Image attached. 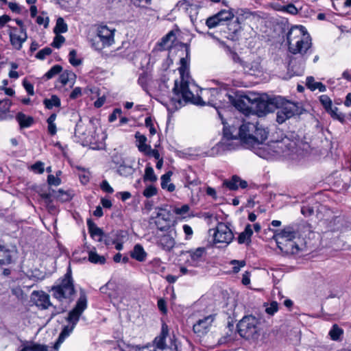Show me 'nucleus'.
Wrapping results in <instances>:
<instances>
[{"label":"nucleus","mask_w":351,"mask_h":351,"mask_svg":"<svg viewBox=\"0 0 351 351\" xmlns=\"http://www.w3.org/2000/svg\"><path fill=\"white\" fill-rule=\"evenodd\" d=\"M180 62V66L178 70L180 82H175L172 97L163 104L168 111L173 112L189 102L199 106H211V98L217 95V91L213 88L199 89L193 82L190 81L186 59L182 58Z\"/></svg>","instance_id":"1"},{"label":"nucleus","mask_w":351,"mask_h":351,"mask_svg":"<svg viewBox=\"0 0 351 351\" xmlns=\"http://www.w3.org/2000/svg\"><path fill=\"white\" fill-rule=\"evenodd\" d=\"M269 131L258 122L244 121L239 128L232 126L224 128L223 136L221 141L210 150V156H216L232 151L237 145L233 141L240 140L247 148L256 149L267 138Z\"/></svg>","instance_id":"2"},{"label":"nucleus","mask_w":351,"mask_h":351,"mask_svg":"<svg viewBox=\"0 0 351 351\" xmlns=\"http://www.w3.org/2000/svg\"><path fill=\"white\" fill-rule=\"evenodd\" d=\"M86 308L87 298L85 293L82 291L75 307L69 313L66 318L67 324L64 326L58 340L53 346L56 351L58 350L60 345L64 339L71 334L79 322L80 316Z\"/></svg>","instance_id":"3"},{"label":"nucleus","mask_w":351,"mask_h":351,"mask_svg":"<svg viewBox=\"0 0 351 351\" xmlns=\"http://www.w3.org/2000/svg\"><path fill=\"white\" fill-rule=\"evenodd\" d=\"M288 49L293 54H304L311 48V38L303 26L292 27L287 34Z\"/></svg>","instance_id":"4"},{"label":"nucleus","mask_w":351,"mask_h":351,"mask_svg":"<svg viewBox=\"0 0 351 351\" xmlns=\"http://www.w3.org/2000/svg\"><path fill=\"white\" fill-rule=\"evenodd\" d=\"M278 248L287 254H297L301 250L302 243L298 237V232L291 226L284 228L281 231L276 232L274 235Z\"/></svg>","instance_id":"5"},{"label":"nucleus","mask_w":351,"mask_h":351,"mask_svg":"<svg viewBox=\"0 0 351 351\" xmlns=\"http://www.w3.org/2000/svg\"><path fill=\"white\" fill-rule=\"evenodd\" d=\"M51 291L52 295L60 302L64 300H73L75 290L72 278V272L70 267H68L66 273L60 280L59 284L52 287Z\"/></svg>","instance_id":"6"},{"label":"nucleus","mask_w":351,"mask_h":351,"mask_svg":"<svg viewBox=\"0 0 351 351\" xmlns=\"http://www.w3.org/2000/svg\"><path fill=\"white\" fill-rule=\"evenodd\" d=\"M288 140L272 141L268 144H261L256 147V154L267 160L280 156L289 155V147Z\"/></svg>","instance_id":"7"},{"label":"nucleus","mask_w":351,"mask_h":351,"mask_svg":"<svg viewBox=\"0 0 351 351\" xmlns=\"http://www.w3.org/2000/svg\"><path fill=\"white\" fill-rule=\"evenodd\" d=\"M237 328L241 337L256 340L261 335V322L253 315L245 316L239 321Z\"/></svg>","instance_id":"8"},{"label":"nucleus","mask_w":351,"mask_h":351,"mask_svg":"<svg viewBox=\"0 0 351 351\" xmlns=\"http://www.w3.org/2000/svg\"><path fill=\"white\" fill-rule=\"evenodd\" d=\"M275 109H277L276 121L283 123L292 117L301 114L302 109L298 104L285 100L281 97H274Z\"/></svg>","instance_id":"9"},{"label":"nucleus","mask_w":351,"mask_h":351,"mask_svg":"<svg viewBox=\"0 0 351 351\" xmlns=\"http://www.w3.org/2000/svg\"><path fill=\"white\" fill-rule=\"evenodd\" d=\"M114 29H110L106 25L97 27L96 36L90 40L91 47L97 51L111 46L114 43Z\"/></svg>","instance_id":"10"},{"label":"nucleus","mask_w":351,"mask_h":351,"mask_svg":"<svg viewBox=\"0 0 351 351\" xmlns=\"http://www.w3.org/2000/svg\"><path fill=\"white\" fill-rule=\"evenodd\" d=\"M95 127L92 120L87 119L85 121L80 119L75 129V135L82 141H91L94 138Z\"/></svg>","instance_id":"11"},{"label":"nucleus","mask_w":351,"mask_h":351,"mask_svg":"<svg viewBox=\"0 0 351 351\" xmlns=\"http://www.w3.org/2000/svg\"><path fill=\"white\" fill-rule=\"evenodd\" d=\"M217 91V95L211 98V106L215 107L218 112L219 117L222 119L221 112L219 108L229 106L233 104L234 98L230 95L226 88H214Z\"/></svg>","instance_id":"12"},{"label":"nucleus","mask_w":351,"mask_h":351,"mask_svg":"<svg viewBox=\"0 0 351 351\" xmlns=\"http://www.w3.org/2000/svg\"><path fill=\"white\" fill-rule=\"evenodd\" d=\"M16 247L4 243L0 240V265L13 263L17 258Z\"/></svg>","instance_id":"13"},{"label":"nucleus","mask_w":351,"mask_h":351,"mask_svg":"<svg viewBox=\"0 0 351 351\" xmlns=\"http://www.w3.org/2000/svg\"><path fill=\"white\" fill-rule=\"evenodd\" d=\"M8 33L11 45L17 50L21 49L23 43L27 40V36L24 28H17L8 25Z\"/></svg>","instance_id":"14"},{"label":"nucleus","mask_w":351,"mask_h":351,"mask_svg":"<svg viewBox=\"0 0 351 351\" xmlns=\"http://www.w3.org/2000/svg\"><path fill=\"white\" fill-rule=\"evenodd\" d=\"M233 234L230 228L224 223H219L214 232L215 243L229 244L233 239Z\"/></svg>","instance_id":"15"},{"label":"nucleus","mask_w":351,"mask_h":351,"mask_svg":"<svg viewBox=\"0 0 351 351\" xmlns=\"http://www.w3.org/2000/svg\"><path fill=\"white\" fill-rule=\"evenodd\" d=\"M169 336V328L166 323L163 322L162 324L161 332L160 335L155 338L154 343L156 345V348L161 351L167 349H175L176 344L172 341L171 339L169 340V343L167 344L165 341L166 338Z\"/></svg>","instance_id":"16"},{"label":"nucleus","mask_w":351,"mask_h":351,"mask_svg":"<svg viewBox=\"0 0 351 351\" xmlns=\"http://www.w3.org/2000/svg\"><path fill=\"white\" fill-rule=\"evenodd\" d=\"M171 214L170 212L165 209H160L157 213L155 220V224L157 228L160 231H167L170 229H175L171 226Z\"/></svg>","instance_id":"17"},{"label":"nucleus","mask_w":351,"mask_h":351,"mask_svg":"<svg viewBox=\"0 0 351 351\" xmlns=\"http://www.w3.org/2000/svg\"><path fill=\"white\" fill-rule=\"evenodd\" d=\"M167 234L158 237L157 244L162 250L170 251L173 248L176 244L175 237L176 231V229H170L169 230H167Z\"/></svg>","instance_id":"18"},{"label":"nucleus","mask_w":351,"mask_h":351,"mask_svg":"<svg viewBox=\"0 0 351 351\" xmlns=\"http://www.w3.org/2000/svg\"><path fill=\"white\" fill-rule=\"evenodd\" d=\"M253 104H255V111L258 117L264 116L275 110L274 98L269 101L255 99L254 102L252 103Z\"/></svg>","instance_id":"19"},{"label":"nucleus","mask_w":351,"mask_h":351,"mask_svg":"<svg viewBox=\"0 0 351 351\" xmlns=\"http://www.w3.org/2000/svg\"><path fill=\"white\" fill-rule=\"evenodd\" d=\"M215 319V317L213 315H208L203 319H199L193 327L195 333L199 336L206 334Z\"/></svg>","instance_id":"20"},{"label":"nucleus","mask_w":351,"mask_h":351,"mask_svg":"<svg viewBox=\"0 0 351 351\" xmlns=\"http://www.w3.org/2000/svg\"><path fill=\"white\" fill-rule=\"evenodd\" d=\"M238 59L245 73L250 75H256L261 71V66L258 59L250 62H243L239 58H238Z\"/></svg>","instance_id":"21"},{"label":"nucleus","mask_w":351,"mask_h":351,"mask_svg":"<svg viewBox=\"0 0 351 351\" xmlns=\"http://www.w3.org/2000/svg\"><path fill=\"white\" fill-rule=\"evenodd\" d=\"M33 294L37 297L36 304L38 306H40L43 309H46L51 305L49 295L43 291H34Z\"/></svg>","instance_id":"22"},{"label":"nucleus","mask_w":351,"mask_h":351,"mask_svg":"<svg viewBox=\"0 0 351 351\" xmlns=\"http://www.w3.org/2000/svg\"><path fill=\"white\" fill-rule=\"evenodd\" d=\"M87 226L88 228V232L91 237H98L97 241L99 242H101L103 241L102 236L104 234L103 230L101 228H98L91 219L87 220Z\"/></svg>","instance_id":"23"},{"label":"nucleus","mask_w":351,"mask_h":351,"mask_svg":"<svg viewBox=\"0 0 351 351\" xmlns=\"http://www.w3.org/2000/svg\"><path fill=\"white\" fill-rule=\"evenodd\" d=\"M147 253L144 250L143 246L140 244L134 245L133 250L130 252V256L132 258L139 261L143 262L147 257Z\"/></svg>","instance_id":"24"},{"label":"nucleus","mask_w":351,"mask_h":351,"mask_svg":"<svg viewBox=\"0 0 351 351\" xmlns=\"http://www.w3.org/2000/svg\"><path fill=\"white\" fill-rule=\"evenodd\" d=\"M253 234L252 226L250 224L246 225L243 232L240 233L238 237V242L240 244L249 243L251 241V237Z\"/></svg>","instance_id":"25"},{"label":"nucleus","mask_w":351,"mask_h":351,"mask_svg":"<svg viewBox=\"0 0 351 351\" xmlns=\"http://www.w3.org/2000/svg\"><path fill=\"white\" fill-rule=\"evenodd\" d=\"M75 74L72 71H64L60 74L58 80L62 85L64 86L71 82V86H72L75 83Z\"/></svg>","instance_id":"26"},{"label":"nucleus","mask_w":351,"mask_h":351,"mask_svg":"<svg viewBox=\"0 0 351 351\" xmlns=\"http://www.w3.org/2000/svg\"><path fill=\"white\" fill-rule=\"evenodd\" d=\"M135 138L137 142V147L140 152L147 153L148 149H150V146L146 144L147 138L139 132H136Z\"/></svg>","instance_id":"27"},{"label":"nucleus","mask_w":351,"mask_h":351,"mask_svg":"<svg viewBox=\"0 0 351 351\" xmlns=\"http://www.w3.org/2000/svg\"><path fill=\"white\" fill-rule=\"evenodd\" d=\"M306 86L311 90H315L318 89L320 92H325L326 90V87L322 82H315L313 77H308L306 78Z\"/></svg>","instance_id":"28"},{"label":"nucleus","mask_w":351,"mask_h":351,"mask_svg":"<svg viewBox=\"0 0 351 351\" xmlns=\"http://www.w3.org/2000/svg\"><path fill=\"white\" fill-rule=\"evenodd\" d=\"M16 119L19 122L21 128H28L32 125L34 122V119L32 117L27 116L22 112H19L16 114Z\"/></svg>","instance_id":"29"},{"label":"nucleus","mask_w":351,"mask_h":351,"mask_svg":"<svg viewBox=\"0 0 351 351\" xmlns=\"http://www.w3.org/2000/svg\"><path fill=\"white\" fill-rule=\"evenodd\" d=\"M21 351H56L53 347L45 345L31 344L25 346Z\"/></svg>","instance_id":"30"},{"label":"nucleus","mask_w":351,"mask_h":351,"mask_svg":"<svg viewBox=\"0 0 351 351\" xmlns=\"http://www.w3.org/2000/svg\"><path fill=\"white\" fill-rule=\"evenodd\" d=\"M247 103H250V99L245 96L242 99H238L236 103V107L241 111L244 113L248 112L250 108H252V106H249L247 105Z\"/></svg>","instance_id":"31"},{"label":"nucleus","mask_w":351,"mask_h":351,"mask_svg":"<svg viewBox=\"0 0 351 351\" xmlns=\"http://www.w3.org/2000/svg\"><path fill=\"white\" fill-rule=\"evenodd\" d=\"M174 39L175 34L171 31L161 39L159 45L163 49H169L172 46Z\"/></svg>","instance_id":"32"},{"label":"nucleus","mask_w":351,"mask_h":351,"mask_svg":"<svg viewBox=\"0 0 351 351\" xmlns=\"http://www.w3.org/2000/svg\"><path fill=\"white\" fill-rule=\"evenodd\" d=\"M190 256L193 261H199L203 256L206 254V248L199 247L195 250H191L189 252Z\"/></svg>","instance_id":"33"},{"label":"nucleus","mask_w":351,"mask_h":351,"mask_svg":"<svg viewBox=\"0 0 351 351\" xmlns=\"http://www.w3.org/2000/svg\"><path fill=\"white\" fill-rule=\"evenodd\" d=\"M43 104L47 109H52L53 107H59L60 106V99L57 95H52L50 99H45Z\"/></svg>","instance_id":"34"},{"label":"nucleus","mask_w":351,"mask_h":351,"mask_svg":"<svg viewBox=\"0 0 351 351\" xmlns=\"http://www.w3.org/2000/svg\"><path fill=\"white\" fill-rule=\"evenodd\" d=\"M53 197L61 202H64L71 199V195L67 191L59 189L57 192H54Z\"/></svg>","instance_id":"35"},{"label":"nucleus","mask_w":351,"mask_h":351,"mask_svg":"<svg viewBox=\"0 0 351 351\" xmlns=\"http://www.w3.org/2000/svg\"><path fill=\"white\" fill-rule=\"evenodd\" d=\"M68 27L66 23L62 18H58L56 21L53 32L56 34L64 33L67 31Z\"/></svg>","instance_id":"36"},{"label":"nucleus","mask_w":351,"mask_h":351,"mask_svg":"<svg viewBox=\"0 0 351 351\" xmlns=\"http://www.w3.org/2000/svg\"><path fill=\"white\" fill-rule=\"evenodd\" d=\"M117 172L122 176H129L134 173V169L130 165H121L117 169Z\"/></svg>","instance_id":"37"},{"label":"nucleus","mask_w":351,"mask_h":351,"mask_svg":"<svg viewBox=\"0 0 351 351\" xmlns=\"http://www.w3.org/2000/svg\"><path fill=\"white\" fill-rule=\"evenodd\" d=\"M239 177L234 176L230 180H225L223 185L230 189V190H237L239 188Z\"/></svg>","instance_id":"38"},{"label":"nucleus","mask_w":351,"mask_h":351,"mask_svg":"<svg viewBox=\"0 0 351 351\" xmlns=\"http://www.w3.org/2000/svg\"><path fill=\"white\" fill-rule=\"evenodd\" d=\"M217 14L221 23L231 20L234 17V14L230 10H223L217 13Z\"/></svg>","instance_id":"39"},{"label":"nucleus","mask_w":351,"mask_h":351,"mask_svg":"<svg viewBox=\"0 0 351 351\" xmlns=\"http://www.w3.org/2000/svg\"><path fill=\"white\" fill-rule=\"evenodd\" d=\"M342 334L343 330L336 324L332 326L329 332L330 338L334 341L338 340Z\"/></svg>","instance_id":"40"},{"label":"nucleus","mask_w":351,"mask_h":351,"mask_svg":"<svg viewBox=\"0 0 351 351\" xmlns=\"http://www.w3.org/2000/svg\"><path fill=\"white\" fill-rule=\"evenodd\" d=\"M222 23L221 22L220 19H219L217 14H215L206 19V24L208 27V28H214L219 25H221Z\"/></svg>","instance_id":"41"},{"label":"nucleus","mask_w":351,"mask_h":351,"mask_svg":"<svg viewBox=\"0 0 351 351\" xmlns=\"http://www.w3.org/2000/svg\"><path fill=\"white\" fill-rule=\"evenodd\" d=\"M88 260L93 263L103 264L105 263V258L102 256H99L95 252L90 251L88 254Z\"/></svg>","instance_id":"42"},{"label":"nucleus","mask_w":351,"mask_h":351,"mask_svg":"<svg viewBox=\"0 0 351 351\" xmlns=\"http://www.w3.org/2000/svg\"><path fill=\"white\" fill-rule=\"evenodd\" d=\"M143 179L145 181L149 180L151 182H155L157 180V177L155 175L154 171L152 167H147L145 168Z\"/></svg>","instance_id":"43"},{"label":"nucleus","mask_w":351,"mask_h":351,"mask_svg":"<svg viewBox=\"0 0 351 351\" xmlns=\"http://www.w3.org/2000/svg\"><path fill=\"white\" fill-rule=\"evenodd\" d=\"M327 112H328L330 116L335 119H337L341 122L344 120V115L339 112V109L337 107L332 108V106L327 110Z\"/></svg>","instance_id":"44"},{"label":"nucleus","mask_w":351,"mask_h":351,"mask_svg":"<svg viewBox=\"0 0 351 351\" xmlns=\"http://www.w3.org/2000/svg\"><path fill=\"white\" fill-rule=\"evenodd\" d=\"M62 70V67L60 65L56 64L52 66L45 75L47 79H51L56 75L60 73Z\"/></svg>","instance_id":"45"},{"label":"nucleus","mask_w":351,"mask_h":351,"mask_svg":"<svg viewBox=\"0 0 351 351\" xmlns=\"http://www.w3.org/2000/svg\"><path fill=\"white\" fill-rule=\"evenodd\" d=\"M189 206L187 204H184L181 207H175L173 209V212L182 217H184L189 211Z\"/></svg>","instance_id":"46"},{"label":"nucleus","mask_w":351,"mask_h":351,"mask_svg":"<svg viewBox=\"0 0 351 351\" xmlns=\"http://www.w3.org/2000/svg\"><path fill=\"white\" fill-rule=\"evenodd\" d=\"M11 101L8 99L0 100V112L1 114L6 113L10 110L11 106Z\"/></svg>","instance_id":"47"},{"label":"nucleus","mask_w":351,"mask_h":351,"mask_svg":"<svg viewBox=\"0 0 351 351\" xmlns=\"http://www.w3.org/2000/svg\"><path fill=\"white\" fill-rule=\"evenodd\" d=\"M76 51L75 49L71 50L69 55V60L73 66H78L82 63L80 60L76 58Z\"/></svg>","instance_id":"48"},{"label":"nucleus","mask_w":351,"mask_h":351,"mask_svg":"<svg viewBox=\"0 0 351 351\" xmlns=\"http://www.w3.org/2000/svg\"><path fill=\"white\" fill-rule=\"evenodd\" d=\"M157 192H158L157 189L154 186L149 185L145 188L143 194L147 198H149V197H152L156 195L157 194Z\"/></svg>","instance_id":"49"},{"label":"nucleus","mask_w":351,"mask_h":351,"mask_svg":"<svg viewBox=\"0 0 351 351\" xmlns=\"http://www.w3.org/2000/svg\"><path fill=\"white\" fill-rule=\"evenodd\" d=\"M319 101L326 111L332 106V101L328 95H321Z\"/></svg>","instance_id":"50"},{"label":"nucleus","mask_w":351,"mask_h":351,"mask_svg":"<svg viewBox=\"0 0 351 351\" xmlns=\"http://www.w3.org/2000/svg\"><path fill=\"white\" fill-rule=\"evenodd\" d=\"M278 309V304L276 302H272L266 306L265 312L270 315H273Z\"/></svg>","instance_id":"51"},{"label":"nucleus","mask_w":351,"mask_h":351,"mask_svg":"<svg viewBox=\"0 0 351 351\" xmlns=\"http://www.w3.org/2000/svg\"><path fill=\"white\" fill-rule=\"evenodd\" d=\"M52 52V50L51 48L49 47H45L43 49H41L40 51H39L36 57L38 58V59H40V60H44L47 56L50 55Z\"/></svg>","instance_id":"52"},{"label":"nucleus","mask_w":351,"mask_h":351,"mask_svg":"<svg viewBox=\"0 0 351 351\" xmlns=\"http://www.w3.org/2000/svg\"><path fill=\"white\" fill-rule=\"evenodd\" d=\"M65 38L64 36L60 35V34H56L55 36L53 41L51 44L52 47L55 48H60V46L64 43Z\"/></svg>","instance_id":"53"},{"label":"nucleus","mask_w":351,"mask_h":351,"mask_svg":"<svg viewBox=\"0 0 351 351\" xmlns=\"http://www.w3.org/2000/svg\"><path fill=\"white\" fill-rule=\"evenodd\" d=\"M230 263L234 265L233 271L234 273H238L240 269L245 265V261L232 260Z\"/></svg>","instance_id":"54"},{"label":"nucleus","mask_w":351,"mask_h":351,"mask_svg":"<svg viewBox=\"0 0 351 351\" xmlns=\"http://www.w3.org/2000/svg\"><path fill=\"white\" fill-rule=\"evenodd\" d=\"M32 170L38 173H43L45 171L44 169V163L41 161H38L31 167Z\"/></svg>","instance_id":"55"},{"label":"nucleus","mask_w":351,"mask_h":351,"mask_svg":"<svg viewBox=\"0 0 351 351\" xmlns=\"http://www.w3.org/2000/svg\"><path fill=\"white\" fill-rule=\"evenodd\" d=\"M171 175L172 172L168 171L167 173L161 176V187L162 189H166L167 185L170 181Z\"/></svg>","instance_id":"56"},{"label":"nucleus","mask_w":351,"mask_h":351,"mask_svg":"<svg viewBox=\"0 0 351 351\" xmlns=\"http://www.w3.org/2000/svg\"><path fill=\"white\" fill-rule=\"evenodd\" d=\"M183 231L185 234V239L186 240H190L192 238V236L193 234V231L192 228L187 224H184L182 227Z\"/></svg>","instance_id":"57"},{"label":"nucleus","mask_w":351,"mask_h":351,"mask_svg":"<svg viewBox=\"0 0 351 351\" xmlns=\"http://www.w3.org/2000/svg\"><path fill=\"white\" fill-rule=\"evenodd\" d=\"M47 182L49 185L58 186L60 184L61 180L53 175H49L47 177Z\"/></svg>","instance_id":"58"},{"label":"nucleus","mask_w":351,"mask_h":351,"mask_svg":"<svg viewBox=\"0 0 351 351\" xmlns=\"http://www.w3.org/2000/svg\"><path fill=\"white\" fill-rule=\"evenodd\" d=\"M146 127L149 128V132L152 135H154L156 133V129L154 127L152 120L151 117H147L145 121Z\"/></svg>","instance_id":"59"},{"label":"nucleus","mask_w":351,"mask_h":351,"mask_svg":"<svg viewBox=\"0 0 351 351\" xmlns=\"http://www.w3.org/2000/svg\"><path fill=\"white\" fill-rule=\"evenodd\" d=\"M100 187L104 192L108 193H112L114 192L113 189L110 186L107 180H103L100 184Z\"/></svg>","instance_id":"60"},{"label":"nucleus","mask_w":351,"mask_h":351,"mask_svg":"<svg viewBox=\"0 0 351 351\" xmlns=\"http://www.w3.org/2000/svg\"><path fill=\"white\" fill-rule=\"evenodd\" d=\"M282 10H284L289 14H296L298 13V9L292 3H290V4L287 5V6H284L282 8Z\"/></svg>","instance_id":"61"},{"label":"nucleus","mask_w":351,"mask_h":351,"mask_svg":"<svg viewBox=\"0 0 351 351\" xmlns=\"http://www.w3.org/2000/svg\"><path fill=\"white\" fill-rule=\"evenodd\" d=\"M185 179H186V182L188 186L190 185L197 186L198 184H200V182L197 178H195L192 179L191 178V176L188 174L186 175Z\"/></svg>","instance_id":"62"},{"label":"nucleus","mask_w":351,"mask_h":351,"mask_svg":"<svg viewBox=\"0 0 351 351\" xmlns=\"http://www.w3.org/2000/svg\"><path fill=\"white\" fill-rule=\"evenodd\" d=\"M82 95V89L80 87H75L69 95V98L71 99H75Z\"/></svg>","instance_id":"63"},{"label":"nucleus","mask_w":351,"mask_h":351,"mask_svg":"<svg viewBox=\"0 0 351 351\" xmlns=\"http://www.w3.org/2000/svg\"><path fill=\"white\" fill-rule=\"evenodd\" d=\"M23 85L29 95H34V86L32 84L27 82L26 80H24L23 82Z\"/></svg>","instance_id":"64"}]
</instances>
